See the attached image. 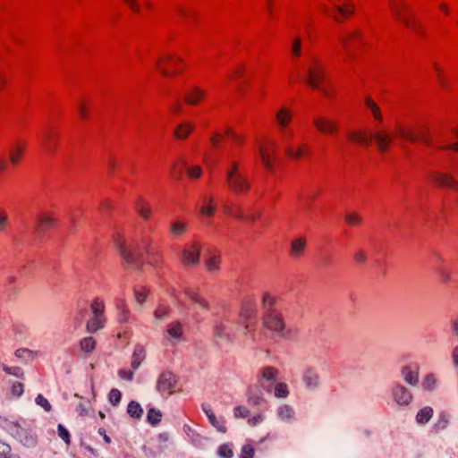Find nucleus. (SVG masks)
Segmentation results:
<instances>
[{"label": "nucleus", "instance_id": "obj_38", "mask_svg": "<svg viewBox=\"0 0 458 458\" xmlns=\"http://www.w3.org/2000/svg\"><path fill=\"white\" fill-rule=\"evenodd\" d=\"M162 413L159 410L150 408L148 411L147 420L151 425H157L161 420Z\"/></svg>", "mask_w": 458, "mask_h": 458}, {"label": "nucleus", "instance_id": "obj_29", "mask_svg": "<svg viewBox=\"0 0 458 458\" xmlns=\"http://www.w3.org/2000/svg\"><path fill=\"white\" fill-rule=\"evenodd\" d=\"M0 369H2V370L7 375L13 376L17 378L23 379L25 377L24 371L21 367L7 366L6 364L0 362Z\"/></svg>", "mask_w": 458, "mask_h": 458}, {"label": "nucleus", "instance_id": "obj_54", "mask_svg": "<svg viewBox=\"0 0 458 458\" xmlns=\"http://www.w3.org/2000/svg\"><path fill=\"white\" fill-rule=\"evenodd\" d=\"M169 309L167 307H158L155 312L154 316L156 320L163 321L168 318Z\"/></svg>", "mask_w": 458, "mask_h": 458}, {"label": "nucleus", "instance_id": "obj_60", "mask_svg": "<svg viewBox=\"0 0 458 458\" xmlns=\"http://www.w3.org/2000/svg\"><path fill=\"white\" fill-rule=\"evenodd\" d=\"M259 152H260V156H261V158H262V161H263L265 166L268 170H272L273 163L271 161L270 156L265 151V149L263 148H259Z\"/></svg>", "mask_w": 458, "mask_h": 458}, {"label": "nucleus", "instance_id": "obj_16", "mask_svg": "<svg viewBox=\"0 0 458 458\" xmlns=\"http://www.w3.org/2000/svg\"><path fill=\"white\" fill-rule=\"evenodd\" d=\"M0 426L14 437H21L23 433V428L18 422L10 420L6 418H0Z\"/></svg>", "mask_w": 458, "mask_h": 458}, {"label": "nucleus", "instance_id": "obj_53", "mask_svg": "<svg viewBox=\"0 0 458 458\" xmlns=\"http://www.w3.org/2000/svg\"><path fill=\"white\" fill-rule=\"evenodd\" d=\"M345 221L350 225L354 226V225H360L362 222V218L358 214L352 212V213H347L345 215Z\"/></svg>", "mask_w": 458, "mask_h": 458}, {"label": "nucleus", "instance_id": "obj_17", "mask_svg": "<svg viewBox=\"0 0 458 458\" xmlns=\"http://www.w3.org/2000/svg\"><path fill=\"white\" fill-rule=\"evenodd\" d=\"M302 380L306 387L310 390L316 389L319 385V377L318 373L312 369H308L304 372Z\"/></svg>", "mask_w": 458, "mask_h": 458}, {"label": "nucleus", "instance_id": "obj_15", "mask_svg": "<svg viewBox=\"0 0 458 458\" xmlns=\"http://www.w3.org/2000/svg\"><path fill=\"white\" fill-rule=\"evenodd\" d=\"M277 418L285 423L292 424L295 420V411L289 404H281L276 409Z\"/></svg>", "mask_w": 458, "mask_h": 458}, {"label": "nucleus", "instance_id": "obj_2", "mask_svg": "<svg viewBox=\"0 0 458 458\" xmlns=\"http://www.w3.org/2000/svg\"><path fill=\"white\" fill-rule=\"evenodd\" d=\"M263 327L276 336L286 340H293L298 335L296 328L287 327L281 315L273 311H269L264 316Z\"/></svg>", "mask_w": 458, "mask_h": 458}, {"label": "nucleus", "instance_id": "obj_22", "mask_svg": "<svg viewBox=\"0 0 458 458\" xmlns=\"http://www.w3.org/2000/svg\"><path fill=\"white\" fill-rule=\"evenodd\" d=\"M205 92L199 88H193L185 95V101L190 105H197L199 100L204 98Z\"/></svg>", "mask_w": 458, "mask_h": 458}, {"label": "nucleus", "instance_id": "obj_18", "mask_svg": "<svg viewBox=\"0 0 458 458\" xmlns=\"http://www.w3.org/2000/svg\"><path fill=\"white\" fill-rule=\"evenodd\" d=\"M146 358V352L143 346L136 345L133 350V353L131 356V366L133 370H137L143 360Z\"/></svg>", "mask_w": 458, "mask_h": 458}, {"label": "nucleus", "instance_id": "obj_9", "mask_svg": "<svg viewBox=\"0 0 458 458\" xmlns=\"http://www.w3.org/2000/svg\"><path fill=\"white\" fill-rule=\"evenodd\" d=\"M142 245L147 255V262L154 267H158L163 264L162 253L158 250H155L152 247L151 240L146 239L142 241Z\"/></svg>", "mask_w": 458, "mask_h": 458}, {"label": "nucleus", "instance_id": "obj_42", "mask_svg": "<svg viewBox=\"0 0 458 458\" xmlns=\"http://www.w3.org/2000/svg\"><path fill=\"white\" fill-rule=\"evenodd\" d=\"M289 395L288 386L285 383H278L275 386V396L277 398H286Z\"/></svg>", "mask_w": 458, "mask_h": 458}, {"label": "nucleus", "instance_id": "obj_12", "mask_svg": "<svg viewBox=\"0 0 458 458\" xmlns=\"http://www.w3.org/2000/svg\"><path fill=\"white\" fill-rule=\"evenodd\" d=\"M214 337L216 344L222 342L231 344L233 342V337L228 332L227 327L221 322H216L214 325Z\"/></svg>", "mask_w": 458, "mask_h": 458}, {"label": "nucleus", "instance_id": "obj_55", "mask_svg": "<svg viewBox=\"0 0 458 458\" xmlns=\"http://www.w3.org/2000/svg\"><path fill=\"white\" fill-rule=\"evenodd\" d=\"M91 310L94 316L104 317V303L98 300H95L91 304Z\"/></svg>", "mask_w": 458, "mask_h": 458}, {"label": "nucleus", "instance_id": "obj_36", "mask_svg": "<svg viewBox=\"0 0 458 458\" xmlns=\"http://www.w3.org/2000/svg\"><path fill=\"white\" fill-rule=\"evenodd\" d=\"M365 104L368 106V108H369V110L372 112L374 118L377 121H382L383 117L381 114V111L377 105L370 98H367L365 99Z\"/></svg>", "mask_w": 458, "mask_h": 458}, {"label": "nucleus", "instance_id": "obj_5", "mask_svg": "<svg viewBox=\"0 0 458 458\" xmlns=\"http://www.w3.org/2000/svg\"><path fill=\"white\" fill-rule=\"evenodd\" d=\"M201 243L195 242L187 245L182 251L181 260L185 267H196L200 261Z\"/></svg>", "mask_w": 458, "mask_h": 458}, {"label": "nucleus", "instance_id": "obj_61", "mask_svg": "<svg viewBox=\"0 0 458 458\" xmlns=\"http://www.w3.org/2000/svg\"><path fill=\"white\" fill-rule=\"evenodd\" d=\"M392 10L394 15L403 22V18H407L402 14V9L406 8V4L404 3H401L400 4H391Z\"/></svg>", "mask_w": 458, "mask_h": 458}, {"label": "nucleus", "instance_id": "obj_52", "mask_svg": "<svg viewBox=\"0 0 458 458\" xmlns=\"http://www.w3.org/2000/svg\"><path fill=\"white\" fill-rule=\"evenodd\" d=\"M121 398L122 393L120 390L114 388L109 392L108 400L114 406H116L121 402Z\"/></svg>", "mask_w": 458, "mask_h": 458}, {"label": "nucleus", "instance_id": "obj_35", "mask_svg": "<svg viewBox=\"0 0 458 458\" xmlns=\"http://www.w3.org/2000/svg\"><path fill=\"white\" fill-rule=\"evenodd\" d=\"M437 385V377L433 373L425 376L422 381V387L426 391H433Z\"/></svg>", "mask_w": 458, "mask_h": 458}, {"label": "nucleus", "instance_id": "obj_14", "mask_svg": "<svg viewBox=\"0 0 458 458\" xmlns=\"http://www.w3.org/2000/svg\"><path fill=\"white\" fill-rule=\"evenodd\" d=\"M399 135L411 142H415L417 140H421L423 143L429 145L431 143V139L428 137V131L426 130H422L420 135H417L413 132L412 130H405L403 128H399L398 130Z\"/></svg>", "mask_w": 458, "mask_h": 458}, {"label": "nucleus", "instance_id": "obj_4", "mask_svg": "<svg viewBox=\"0 0 458 458\" xmlns=\"http://www.w3.org/2000/svg\"><path fill=\"white\" fill-rule=\"evenodd\" d=\"M176 385V376L173 372L165 370L158 376L156 389L163 396H169L174 392Z\"/></svg>", "mask_w": 458, "mask_h": 458}, {"label": "nucleus", "instance_id": "obj_59", "mask_svg": "<svg viewBox=\"0 0 458 458\" xmlns=\"http://www.w3.org/2000/svg\"><path fill=\"white\" fill-rule=\"evenodd\" d=\"M255 454L251 445H244L241 451V458H253Z\"/></svg>", "mask_w": 458, "mask_h": 458}, {"label": "nucleus", "instance_id": "obj_40", "mask_svg": "<svg viewBox=\"0 0 458 458\" xmlns=\"http://www.w3.org/2000/svg\"><path fill=\"white\" fill-rule=\"evenodd\" d=\"M285 152L289 157L293 158H300L301 157L308 153L303 145H300L296 148V150H293L292 147L288 146L285 149Z\"/></svg>", "mask_w": 458, "mask_h": 458}, {"label": "nucleus", "instance_id": "obj_30", "mask_svg": "<svg viewBox=\"0 0 458 458\" xmlns=\"http://www.w3.org/2000/svg\"><path fill=\"white\" fill-rule=\"evenodd\" d=\"M24 151L25 146H22L20 143L15 144L13 148L10 151V161L12 164L18 165Z\"/></svg>", "mask_w": 458, "mask_h": 458}, {"label": "nucleus", "instance_id": "obj_23", "mask_svg": "<svg viewBox=\"0 0 458 458\" xmlns=\"http://www.w3.org/2000/svg\"><path fill=\"white\" fill-rule=\"evenodd\" d=\"M307 246V241L304 237H299L291 243V251L294 257H300L303 254Z\"/></svg>", "mask_w": 458, "mask_h": 458}, {"label": "nucleus", "instance_id": "obj_58", "mask_svg": "<svg viewBox=\"0 0 458 458\" xmlns=\"http://www.w3.org/2000/svg\"><path fill=\"white\" fill-rule=\"evenodd\" d=\"M233 414L235 418H246L250 414V410L243 405H239L234 408Z\"/></svg>", "mask_w": 458, "mask_h": 458}, {"label": "nucleus", "instance_id": "obj_39", "mask_svg": "<svg viewBox=\"0 0 458 458\" xmlns=\"http://www.w3.org/2000/svg\"><path fill=\"white\" fill-rule=\"evenodd\" d=\"M186 230H187V225L181 221H175V222L172 223L170 225V232L174 236H180V235L183 234L186 232Z\"/></svg>", "mask_w": 458, "mask_h": 458}, {"label": "nucleus", "instance_id": "obj_47", "mask_svg": "<svg viewBox=\"0 0 458 458\" xmlns=\"http://www.w3.org/2000/svg\"><path fill=\"white\" fill-rule=\"evenodd\" d=\"M225 211L238 219H242L244 217L242 212V208L240 206L232 207L229 205H225Z\"/></svg>", "mask_w": 458, "mask_h": 458}, {"label": "nucleus", "instance_id": "obj_45", "mask_svg": "<svg viewBox=\"0 0 458 458\" xmlns=\"http://www.w3.org/2000/svg\"><path fill=\"white\" fill-rule=\"evenodd\" d=\"M137 212L139 215L144 218L148 219L151 215V209L148 206L145 205L143 202H139L136 206Z\"/></svg>", "mask_w": 458, "mask_h": 458}, {"label": "nucleus", "instance_id": "obj_44", "mask_svg": "<svg viewBox=\"0 0 458 458\" xmlns=\"http://www.w3.org/2000/svg\"><path fill=\"white\" fill-rule=\"evenodd\" d=\"M220 262L221 261L218 257H210L206 262L208 270L211 273L218 271L220 268Z\"/></svg>", "mask_w": 458, "mask_h": 458}, {"label": "nucleus", "instance_id": "obj_19", "mask_svg": "<svg viewBox=\"0 0 458 458\" xmlns=\"http://www.w3.org/2000/svg\"><path fill=\"white\" fill-rule=\"evenodd\" d=\"M432 180L439 186L458 189V182L450 175L445 174H436L432 176Z\"/></svg>", "mask_w": 458, "mask_h": 458}, {"label": "nucleus", "instance_id": "obj_1", "mask_svg": "<svg viewBox=\"0 0 458 458\" xmlns=\"http://www.w3.org/2000/svg\"><path fill=\"white\" fill-rule=\"evenodd\" d=\"M348 137L351 140L365 146H369L374 139L380 152H386L393 142V137L384 131H377L370 134L355 131L350 132Z\"/></svg>", "mask_w": 458, "mask_h": 458}, {"label": "nucleus", "instance_id": "obj_32", "mask_svg": "<svg viewBox=\"0 0 458 458\" xmlns=\"http://www.w3.org/2000/svg\"><path fill=\"white\" fill-rule=\"evenodd\" d=\"M80 347L86 354H90L96 348V341L92 336H87L80 341Z\"/></svg>", "mask_w": 458, "mask_h": 458}, {"label": "nucleus", "instance_id": "obj_10", "mask_svg": "<svg viewBox=\"0 0 458 458\" xmlns=\"http://www.w3.org/2000/svg\"><path fill=\"white\" fill-rule=\"evenodd\" d=\"M316 128L322 133H336L339 130L338 123L325 116H318L313 121Z\"/></svg>", "mask_w": 458, "mask_h": 458}, {"label": "nucleus", "instance_id": "obj_48", "mask_svg": "<svg viewBox=\"0 0 458 458\" xmlns=\"http://www.w3.org/2000/svg\"><path fill=\"white\" fill-rule=\"evenodd\" d=\"M134 295H135L136 301L139 304L142 305L144 303V301H146L148 292L144 287H141V286L137 287L134 290Z\"/></svg>", "mask_w": 458, "mask_h": 458}, {"label": "nucleus", "instance_id": "obj_41", "mask_svg": "<svg viewBox=\"0 0 458 458\" xmlns=\"http://www.w3.org/2000/svg\"><path fill=\"white\" fill-rule=\"evenodd\" d=\"M217 454L221 458H232L233 455V447L230 444H223L217 449Z\"/></svg>", "mask_w": 458, "mask_h": 458}, {"label": "nucleus", "instance_id": "obj_24", "mask_svg": "<svg viewBox=\"0 0 458 458\" xmlns=\"http://www.w3.org/2000/svg\"><path fill=\"white\" fill-rule=\"evenodd\" d=\"M166 332L169 339L179 341L183 334L182 324L179 321L173 322L168 326Z\"/></svg>", "mask_w": 458, "mask_h": 458}, {"label": "nucleus", "instance_id": "obj_31", "mask_svg": "<svg viewBox=\"0 0 458 458\" xmlns=\"http://www.w3.org/2000/svg\"><path fill=\"white\" fill-rule=\"evenodd\" d=\"M450 423V415L446 411H441L438 414V419L434 424V429L436 431L445 429Z\"/></svg>", "mask_w": 458, "mask_h": 458}, {"label": "nucleus", "instance_id": "obj_8", "mask_svg": "<svg viewBox=\"0 0 458 458\" xmlns=\"http://www.w3.org/2000/svg\"><path fill=\"white\" fill-rule=\"evenodd\" d=\"M119 253L126 265L133 268H139L140 267L142 254L138 250L131 251L128 250L123 243H121L119 246Z\"/></svg>", "mask_w": 458, "mask_h": 458}, {"label": "nucleus", "instance_id": "obj_13", "mask_svg": "<svg viewBox=\"0 0 458 458\" xmlns=\"http://www.w3.org/2000/svg\"><path fill=\"white\" fill-rule=\"evenodd\" d=\"M419 367L418 366H403L401 369V376L403 380L411 386H416L419 384Z\"/></svg>", "mask_w": 458, "mask_h": 458}, {"label": "nucleus", "instance_id": "obj_27", "mask_svg": "<svg viewBox=\"0 0 458 458\" xmlns=\"http://www.w3.org/2000/svg\"><path fill=\"white\" fill-rule=\"evenodd\" d=\"M276 117L281 130H283L285 129L287 124L290 123L292 119V114L287 108L283 107L277 112Z\"/></svg>", "mask_w": 458, "mask_h": 458}, {"label": "nucleus", "instance_id": "obj_28", "mask_svg": "<svg viewBox=\"0 0 458 458\" xmlns=\"http://www.w3.org/2000/svg\"><path fill=\"white\" fill-rule=\"evenodd\" d=\"M433 416V409L430 406L421 408L416 415V421L419 424L428 423Z\"/></svg>", "mask_w": 458, "mask_h": 458}, {"label": "nucleus", "instance_id": "obj_46", "mask_svg": "<svg viewBox=\"0 0 458 458\" xmlns=\"http://www.w3.org/2000/svg\"><path fill=\"white\" fill-rule=\"evenodd\" d=\"M57 432H58L59 437L61 439H63L66 445H70L71 436H70L68 429L64 425L58 424Z\"/></svg>", "mask_w": 458, "mask_h": 458}, {"label": "nucleus", "instance_id": "obj_21", "mask_svg": "<svg viewBox=\"0 0 458 458\" xmlns=\"http://www.w3.org/2000/svg\"><path fill=\"white\" fill-rule=\"evenodd\" d=\"M105 317L92 316V318L87 322L86 329L88 333L93 334L98 330L102 329L105 327Z\"/></svg>", "mask_w": 458, "mask_h": 458}, {"label": "nucleus", "instance_id": "obj_50", "mask_svg": "<svg viewBox=\"0 0 458 458\" xmlns=\"http://www.w3.org/2000/svg\"><path fill=\"white\" fill-rule=\"evenodd\" d=\"M10 226V220L5 211L0 210V233H4Z\"/></svg>", "mask_w": 458, "mask_h": 458}, {"label": "nucleus", "instance_id": "obj_62", "mask_svg": "<svg viewBox=\"0 0 458 458\" xmlns=\"http://www.w3.org/2000/svg\"><path fill=\"white\" fill-rule=\"evenodd\" d=\"M134 370H127L125 369H121L118 370V375L122 379L127 381H132L134 377Z\"/></svg>", "mask_w": 458, "mask_h": 458}, {"label": "nucleus", "instance_id": "obj_57", "mask_svg": "<svg viewBox=\"0 0 458 458\" xmlns=\"http://www.w3.org/2000/svg\"><path fill=\"white\" fill-rule=\"evenodd\" d=\"M24 392V386L21 382H14L11 386V393L15 397H20Z\"/></svg>", "mask_w": 458, "mask_h": 458}, {"label": "nucleus", "instance_id": "obj_63", "mask_svg": "<svg viewBox=\"0 0 458 458\" xmlns=\"http://www.w3.org/2000/svg\"><path fill=\"white\" fill-rule=\"evenodd\" d=\"M403 23L404 25H406L407 27H410L411 28L412 30H414L416 32L418 33H422L421 30H420V24L418 23L416 21H410L408 18H403Z\"/></svg>", "mask_w": 458, "mask_h": 458}, {"label": "nucleus", "instance_id": "obj_49", "mask_svg": "<svg viewBox=\"0 0 458 458\" xmlns=\"http://www.w3.org/2000/svg\"><path fill=\"white\" fill-rule=\"evenodd\" d=\"M35 403L41 406L47 412H49L52 409V406L50 404V403L48 402V400L44 397L43 394H38L36 398H35Z\"/></svg>", "mask_w": 458, "mask_h": 458}, {"label": "nucleus", "instance_id": "obj_64", "mask_svg": "<svg viewBox=\"0 0 458 458\" xmlns=\"http://www.w3.org/2000/svg\"><path fill=\"white\" fill-rule=\"evenodd\" d=\"M301 39H300V38H296L293 40V47H292L293 54L295 56H300V55H301Z\"/></svg>", "mask_w": 458, "mask_h": 458}, {"label": "nucleus", "instance_id": "obj_11", "mask_svg": "<svg viewBox=\"0 0 458 458\" xmlns=\"http://www.w3.org/2000/svg\"><path fill=\"white\" fill-rule=\"evenodd\" d=\"M202 410L205 412L209 423L216 428L219 432L225 433L227 428L225 427V420L223 417L216 418L215 412L209 404H202Z\"/></svg>", "mask_w": 458, "mask_h": 458}, {"label": "nucleus", "instance_id": "obj_33", "mask_svg": "<svg viewBox=\"0 0 458 458\" xmlns=\"http://www.w3.org/2000/svg\"><path fill=\"white\" fill-rule=\"evenodd\" d=\"M127 412L131 418L140 419L143 414V409L139 403L131 401L127 407Z\"/></svg>", "mask_w": 458, "mask_h": 458}, {"label": "nucleus", "instance_id": "obj_56", "mask_svg": "<svg viewBox=\"0 0 458 458\" xmlns=\"http://www.w3.org/2000/svg\"><path fill=\"white\" fill-rule=\"evenodd\" d=\"M203 201L207 205L203 206L200 208V213L203 214V215L209 216H213V214H214V209L212 208L213 199L212 198H210V199L204 198Z\"/></svg>", "mask_w": 458, "mask_h": 458}, {"label": "nucleus", "instance_id": "obj_7", "mask_svg": "<svg viewBox=\"0 0 458 458\" xmlns=\"http://www.w3.org/2000/svg\"><path fill=\"white\" fill-rule=\"evenodd\" d=\"M391 394L394 401L401 406L409 405L413 398L408 388L401 383H394L393 385Z\"/></svg>", "mask_w": 458, "mask_h": 458}, {"label": "nucleus", "instance_id": "obj_25", "mask_svg": "<svg viewBox=\"0 0 458 458\" xmlns=\"http://www.w3.org/2000/svg\"><path fill=\"white\" fill-rule=\"evenodd\" d=\"M38 353L39 352L32 351L28 348H19L14 352L15 357L23 360L24 362L33 360Z\"/></svg>", "mask_w": 458, "mask_h": 458}, {"label": "nucleus", "instance_id": "obj_34", "mask_svg": "<svg viewBox=\"0 0 458 458\" xmlns=\"http://www.w3.org/2000/svg\"><path fill=\"white\" fill-rule=\"evenodd\" d=\"M277 374H278V370L276 368L267 366L262 369L261 377L264 380L272 382L276 379Z\"/></svg>", "mask_w": 458, "mask_h": 458}, {"label": "nucleus", "instance_id": "obj_37", "mask_svg": "<svg viewBox=\"0 0 458 458\" xmlns=\"http://www.w3.org/2000/svg\"><path fill=\"white\" fill-rule=\"evenodd\" d=\"M192 126L189 123H181L174 131V135L178 139H185L191 131Z\"/></svg>", "mask_w": 458, "mask_h": 458}, {"label": "nucleus", "instance_id": "obj_6", "mask_svg": "<svg viewBox=\"0 0 458 458\" xmlns=\"http://www.w3.org/2000/svg\"><path fill=\"white\" fill-rule=\"evenodd\" d=\"M307 73L306 82L314 89H321L326 76L324 67L317 60H313V67H310Z\"/></svg>", "mask_w": 458, "mask_h": 458}, {"label": "nucleus", "instance_id": "obj_26", "mask_svg": "<svg viewBox=\"0 0 458 458\" xmlns=\"http://www.w3.org/2000/svg\"><path fill=\"white\" fill-rule=\"evenodd\" d=\"M187 297L195 304H197L200 309L204 310H209V305L208 301L202 298L198 293L187 290L186 291Z\"/></svg>", "mask_w": 458, "mask_h": 458}, {"label": "nucleus", "instance_id": "obj_43", "mask_svg": "<svg viewBox=\"0 0 458 458\" xmlns=\"http://www.w3.org/2000/svg\"><path fill=\"white\" fill-rule=\"evenodd\" d=\"M42 146L47 151H54V140L51 131H46L43 136Z\"/></svg>", "mask_w": 458, "mask_h": 458}, {"label": "nucleus", "instance_id": "obj_3", "mask_svg": "<svg viewBox=\"0 0 458 458\" xmlns=\"http://www.w3.org/2000/svg\"><path fill=\"white\" fill-rule=\"evenodd\" d=\"M226 182L230 190L236 194L246 193L250 189V182L247 177L241 173L240 164L232 161L226 170Z\"/></svg>", "mask_w": 458, "mask_h": 458}, {"label": "nucleus", "instance_id": "obj_20", "mask_svg": "<svg viewBox=\"0 0 458 458\" xmlns=\"http://www.w3.org/2000/svg\"><path fill=\"white\" fill-rule=\"evenodd\" d=\"M56 219L50 214L42 213L38 217V226L41 231L55 227Z\"/></svg>", "mask_w": 458, "mask_h": 458}, {"label": "nucleus", "instance_id": "obj_51", "mask_svg": "<svg viewBox=\"0 0 458 458\" xmlns=\"http://www.w3.org/2000/svg\"><path fill=\"white\" fill-rule=\"evenodd\" d=\"M335 8L343 16L352 14L355 9L354 5L352 4H346L344 6L335 5Z\"/></svg>", "mask_w": 458, "mask_h": 458}]
</instances>
